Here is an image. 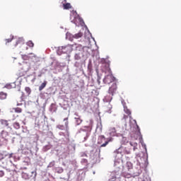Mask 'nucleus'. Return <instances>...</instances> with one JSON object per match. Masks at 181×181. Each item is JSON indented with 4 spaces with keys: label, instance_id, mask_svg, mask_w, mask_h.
I'll use <instances>...</instances> for the list:
<instances>
[{
    "label": "nucleus",
    "instance_id": "nucleus-34",
    "mask_svg": "<svg viewBox=\"0 0 181 181\" xmlns=\"http://www.w3.org/2000/svg\"><path fill=\"white\" fill-rule=\"evenodd\" d=\"M128 119V116H127V115H124V117H123V119Z\"/></svg>",
    "mask_w": 181,
    "mask_h": 181
},
{
    "label": "nucleus",
    "instance_id": "nucleus-36",
    "mask_svg": "<svg viewBox=\"0 0 181 181\" xmlns=\"http://www.w3.org/2000/svg\"><path fill=\"white\" fill-rule=\"evenodd\" d=\"M137 129H139V134H141V132L139 130V126H138V124H136Z\"/></svg>",
    "mask_w": 181,
    "mask_h": 181
},
{
    "label": "nucleus",
    "instance_id": "nucleus-16",
    "mask_svg": "<svg viewBox=\"0 0 181 181\" xmlns=\"http://www.w3.org/2000/svg\"><path fill=\"white\" fill-rule=\"evenodd\" d=\"M110 134L112 136H115V134H117V130L115 129V127H111L110 129Z\"/></svg>",
    "mask_w": 181,
    "mask_h": 181
},
{
    "label": "nucleus",
    "instance_id": "nucleus-35",
    "mask_svg": "<svg viewBox=\"0 0 181 181\" xmlns=\"http://www.w3.org/2000/svg\"><path fill=\"white\" fill-rule=\"evenodd\" d=\"M2 156H4V153H0V160H2V159H1V158H2Z\"/></svg>",
    "mask_w": 181,
    "mask_h": 181
},
{
    "label": "nucleus",
    "instance_id": "nucleus-13",
    "mask_svg": "<svg viewBox=\"0 0 181 181\" xmlns=\"http://www.w3.org/2000/svg\"><path fill=\"white\" fill-rule=\"evenodd\" d=\"M122 148H118L117 150L115 151L114 153L115 154V156L117 158V156H118V155H120V158H122Z\"/></svg>",
    "mask_w": 181,
    "mask_h": 181
},
{
    "label": "nucleus",
    "instance_id": "nucleus-19",
    "mask_svg": "<svg viewBox=\"0 0 181 181\" xmlns=\"http://www.w3.org/2000/svg\"><path fill=\"white\" fill-rule=\"evenodd\" d=\"M126 167L128 170H131V169H133L134 165H132V163L129 161L127 163Z\"/></svg>",
    "mask_w": 181,
    "mask_h": 181
},
{
    "label": "nucleus",
    "instance_id": "nucleus-23",
    "mask_svg": "<svg viewBox=\"0 0 181 181\" xmlns=\"http://www.w3.org/2000/svg\"><path fill=\"white\" fill-rule=\"evenodd\" d=\"M129 144L131 145V146H133V150L136 151V149H137V146H138V144L135 143V142H132L130 141Z\"/></svg>",
    "mask_w": 181,
    "mask_h": 181
},
{
    "label": "nucleus",
    "instance_id": "nucleus-10",
    "mask_svg": "<svg viewBox=\"0 0 181 181\" xmlns=\"http://www.w3.org/2000/svg\"><path fill=\"white\" fill-rule=\"evenodd\" d=\"M0 122L1 125H3L4 127H8V128H10L11 131H12V128L9 127V123L8 122V120L1 119Z\"/></svg>",
    "mask_w": 181,
    "mask_h": 181
},
{
    "label": "nucleus",
    "instance_id": "nucleus-12",
    "mask_svg": "<svg viewBox=\"0 0 181 181\" xmlns=\"http://www.w3.org/2000/svg\"><path fill=\"white\" fill-rule=\"evenodd\" d=\"M124 111L126 114H127L129 118H132V116H131V110L128 109V107L124 106Z\"/></svg>",
    "mask_w": 181,
    "mask_h": 181
},
{
    "label": "nucleus",
    "instance_id": "nucleus-21",
    "mask_svg": "<svg viewBox=\"0 0 181 181\" xmlns=\"http://www.w3.org/2000/svg\"><path fill=\"white\" fill-rule=\"evenodd\" d=\"M75 119L77 125H80V124L83 122V120L81 119V118H80V116L75 117Z\"/></svg>",
    "mask_w": 181,
    "mask_h": 181
},
{
    "label": "nucleus",
    "instance_id": "nucleus-11",
    "mask_svg": "<svg viewBox=\"0 0 181 181\" xmlns=\"http://www.w3.org/2000/svg\"><path fill=\"white\" fill-rule=\"evenodd\" d=\"M18 45H25V40L23 37H20L18 39L16 43V46H18Z\"/></svg>",
    "mask_w": 181,
    "mask_h": 181
},
{
    "label": "nucleus",
    "instance_id": "nucleus-29",
    "mask_svg": "<svg viewBox=\"0 0 181 181\" xmlns=\"http://www.w3.org/2000/svg\"><path fill=\"white\" fill-rule=\"evenodd\" d=\"M64 121H66L65 122V127L67 128L69 127V117H66L64 119Z\"/></svg>",
    "mask_w": 181,
    "mask_h": 181
},
{
    "label": "nucleus",
    "instance_id": "nucleus-31",
    "mask_svg": "<svg viewBox=\"0 0 181 181\" xmlns=\"http://www.w3.org/2000/svg\"><path fill=\"white\" fill-rule=\"evenodd\" d=\"M88 160L86 158H83L81 160V163H88Z\"/></svg>",
    "mask_w": 181,
    "mask_h": 181
},
{
    "label": "nucleus",
    "instance_id": "nucleus-14",
    "mask_svg": "<svg viewBox=\"0 0 181 181\" xmlns=\"http://www.w3.org/2000/svg\"><path fill=\"white\" fill-rule=\"evenodd\" d=\"M6 97H8V93L0 92V100H6Z\"/></svg>",
    "mask_w": 181,
    "mask_h": 181
},
{
    "label": "nucleus",
    "instance_id": "nucleus-20",
    "mask_svg": "<svg viewBox=\"0 0 181 181\" xmlns=\"http://www.w3.org/2000/svg\"><path fill=\"white\" fill-rule=\"evenodd\" d=\"M47 85V81H44L41 86L39 87V91H42V90H43V88H45V87H46V86Z\"/></svg>",
    "mask_w": 181,
    "mask_h": 181
},
{
    "label": "nucleus",
    "instance_id": "nucleus-15",
    "mask_svg": "<svg viewBox=\"0 0 181 181\" xmlns=\"http://www.w3.org/2000/svg\"><path fill=\"white\" fill-rule=\"evenodd\" d=\"M16 87V84L15 83H11L6 85V88L11 89V88H15Z\"/></svg>",
    "mask_w": 181,
    "mask_h": 181
},
{
    "label": "nucleus",
    "instance_id": "nucleus-27",
    "mask_svg": "<svg viewBox=\"0 0 181 181\" xmlns=\"http://www.w3.org/2000/svg\"><path fill=\"white\" fill-rule=\"evenodd\" d=\"M25 91L28 94V95L32 93V90L29 87H25Z\"/></svg>",
    "mask_w": 181,
    "mask_h": 181
},
{
    "label": "nucleus",
    "instance_id": "nucleus-24",
    "mask_svg": "<svg viewBox=\"0 0 181 181\" xmlns=\"http://www.w3.org/2000/svg\"><path fill=\"white\" fill-rule=\"evenodd\" d=\"M81 53L80 52H76V54H75V59L76 60H80V59H81Z\"/></svg>",
    "mask_w": 181,
    "mask_h": 181
},
{
    "label": "nucleus",
    "instance_id": "nucleus-8",
    "mask_svg": "<svg viewBox=\"0 0 181 181\" xmlns=\"http://www.w3.org/2000/svg\"><path fill=\"white\" fill-rule=\"evenodd\" d=\"M1 136L3 139H6L9 136V133L5 130H3L1 133Z\"/></svg>",
    "mask_w": 181,
    "mask_h": 181
},
{
    "label": "nucleus",
    "instance_id": "nucleus-28",
    "mask_svg": "<svg viewBox=\"0 0 181 181\" xmlns=\"http://www.w3.org/2000/svg\"><path fill=\"white\" fill-rule=\"evenodd\" d=\"M12 40H13V36H12L11 38L6 39V45H7V43H11Z\"/></svg>",
    "mask_w": 181,
    "mask_h": 181
},
{
    "label": "nucleus",
    "instance_id": "nucleus-17",
    "mask_svg": "<svg viewBox=\"0 0 181 181\" xmlns=\"http://www.w3.org/2000/svg\"><path fill=\"white\" fill-rule=\"evenodd\" d=\"M73 37L74 39H80V37H83V33L79 32V33L75 34L74 35H73Z\"/></svg>",
    "mask_w": 181,
    "mask_h": 181
},
{
    "label": "nucleus",
    "instance_id": "nucleus-18",
    "mask_svg": "<svg viewBox=\"0 0 181 181\" xmlns=\"http://www.w3.org/2000/svg\"><path fill=\"white\" fill-rule=\"evenodd\" d=\"M13 127L15 129H21V124L18 122L13 123Z\"/></svg>",
    "mask_w": 181,
    "mask_h": 181
},
{
    "label": "nucleus",
    "instance_id": "nucleus-6",
    "mask_svg": "<svg viewBox=\"0 0 181 181\" xmlns=\"http://www.w3.org/2000/svg\"><path fill=\"white\" fill-rule=\"evenodd\" d=\"M32 57H36V55L33 53H30L28 55H23V60H30Z\"/></svg>",
    "mask_w": 181,
    "mask_h": 181
},
{
    "label": "nucleus",
    "instance_id": "nucleus-25",
    "mask_svg": "<svg viewBox=\"0 0 181 181\" xmlns=\"http://www.w3.org/2000/svg\"><path fill=\"white\" fill-rule=\"evenodd\" d=\"M13 110L15 112H17L18 114H21V112H22V108L21 107H15Z\"/></svg>",
    "mask_w": 181,
    "mask_h": 181
},
{
    "label": "nucleus",
    "instance_id": "nucleus-22",
    "mask_svg": "<svg viewBox=\"0 0 181 181\" xmlns=\"http://www.w3.org/2000/svg\"><path fill=\"white\" fill-rule=\"evenodd\" d=\"M64 9H70L71 8V4L70 3H66L63 4Z\"/></svg>",
    "mask_w": 181,
    "mask_h": 181
},
{
    "label": "nucleus",
    "instance_id": "nucleus-7",
    "mask_svg": "<svg viewBox=\"0 0 181 181\" xmlns=\"http://www.w3.org/2000/svg\"><path fill=\"white\" fill-rule=\"evenodd\" d=\"M76 51L79 52V53L81 54V56H84V54H83V52H84V47H83V45H78L76 47Z\"/></svg>",
    "mask_w": 181,
    "mask_h": 181
},
{
    "label": "nucleus",
    "instance_id": "nucleus-33",
    "mask_svg": "<svg viewBox=\"0 0 181 181\" xmlns=\"http://www.w3.org/2000/svg\"><path fill=\"white\" fill-rule=\"evenodd\" d=\"M81 158H84V156H85V157H87V154H86V153H82L81 154Z\"/></svg>",
    "mask_w": 181,
    "mask_h": 181
},
{
    "label": "nucleus",
    "instance_id": "nucleus-38",
    "mask_svg": "<svg viewBox=\"0 0 181 181\" xmlns=\"http://www.w3.org/2000/svg\"><path fill=\"white\" fill-rule=\"evenodd\" d=\"M0 112H1V109H0Z\"/></svg>",
    "mask_w": 181,
    "mask_h": 181
},
{
    "label": "nucleus",
    "instance_id": "nucleus-32",
    "mask_svg": "<svg viewBox=\"0 0 181 181\" xmlns=\"http://www.w3.org/2000/svg\"><path fill=\"white\" fill-rule=\"evenodd\" d=\"M123 176H124V177L129 178V177L131 176V174L125 175V173H123Z\"/></svg>",
    "mask_w": 181,
    "mask_h": 181
},
{
    "label": "nucleus",
    "instance_id": "nucleus-2",
    "mask_svg": "<svg viewBox=\"0 0 181 181\" xmlns=\"http://www.w3.org/2000/svg\"><path fill=\"white\" fill-rule=\"evenodd\" d=\"M104 141H105V136L104 135H100L98 136V144L100 145V148H105V146H107V144H110V140L106 141L104 144H103Z\"/></svg>",
    "mask_w": 181,
    "mask_h": 181
},
{
    "label": "nucleus",
    "instance_id": "nucleus-9",
    "mask_svg": "<svg viewBox=\"0 0 181 181\" xmlns=\"http://www.w3.org/2000/svg\"><path fill=\"white\" fill-rule=\"evenodd\" d=\"M49 111L51 112H56V111H57V107H56V104L52 103L50 105Z\"/></svg>",
    "mask_w": 181,
    "mask_h": 181
},
{
    "label": "nucleus",
    "instance_id": "nucleus-26",
    "mask_svg": "<svg viewBox=\"0 0 181 181\" xmlns=\"http://www.w3.org/2000/svg\"><path fill=\"white\" fill-rule=\"evenodd\" d=\"M27 45H28L29 47H33L35 46V44L33 43V42H32V40H30L27 42Z\"/></svg>",
    "mask_w": 181,
    "mask_h": 181
},
{
    "label": "nucleus",
    "instance_id": "nucleus-5",
    "mask_svg": "<svg viewBox=\"0 0 181 181\" xmlns=\"http://www.w3.org/2000/svg\"><path fill=\"white\" fill-rule=\"evenodd\" d=\"M3 155H4V156H2V158H1V159H5V158H7L8 159H11L12 158V156H13V153H8L6 151H4Z\"/></svg>",
    "mask_w": 181,
    "mask_h": 181
},
{
    "label": "nucleus",
    "instance_id": "nucleus-30",
    "mask_svg": "<svg viewBox=\"0 0 181 181\" xmlns=\"http://www.w3.org/2000/svg\"><path fill=\"white\" fill-rule=\"evenodd\" d=\"M4 176H5V172L0 170V177H4Z\"/></svg>",
    "mask_w": 181,
    "mask_h": 181
},
{
    "label": "nucleus",
    "instance_id": "nucleus-3",
    "mask_svg": "<svg viewBox=\"0 0 181 181\" xmlns=\"http://www.w3.org/2000/svg\"><path fill=\"white\" fill-rule=\"evenodd\" d=\"M61 50L62 53H71V52H73V45H68L66 46H62Z\"/></svg>",
    "mask_w": 181,
    "mask_h": 181
},
{
    "label": "nucleus",
    "instance_id": "nucleus-39",
    "mask_svg": "<svg viewBox=\"0 0 181 181\" xmlns=\"http://www.w3.org/2000/svg\"><path fill=\"white\" fill-rule=\"evenodd\" d=\"M143 181H145V180H144Z\"/></svg>",
    "mask_w": 181,
    "mask_h": 181
},
{
    "label": "nucleus",
    "instance_id": "nucleus-37",
    "mask_svg": "<svg viewBox=\"0 0 181 181\" xmlns=\"http://www.w3.org/2000/svg\"><path fill=\"white\" fill-rule=\"evenodd\" d=\"M135 124H136V120H134Z\"/></svg>",
    "mask_w": 181,
    "mask_h": 181
},
{
    "label": "nucleus",
    "instance_id": "nucleus-4",
    "mask_svg": "<svg viewBox=\"0 0 181 181\" xmlns=\"http://www.w3.org/2000/svg\"><path fill=\"white\" fill-rule=\"evenodd\" d=\"M117 91V83H114L111 86V87L109 88V94H111V95H114V93Z\"/></svg>",
    "mask_w": 181,
    "mask_h": 181
},
{
    "label": "nucleus",
    "instance_id": "nucleus-1",
    "mask_svg": "<svg viewBox=\"0 0 181 181\" xmlns=\"http://www.w3.org/2000/svg\"><path fill=\"white\" fill-rule=\"evenodd\" d=\"M105 67L108 74L106 76H105L103 79V82L105 83V84H110V83H112V81H114V76H112V71H111V68H110V63L109 62L105 63Z\"/></svg>",
    "mask_w": 181,
    "mask_h": 181
}]
</instances>
